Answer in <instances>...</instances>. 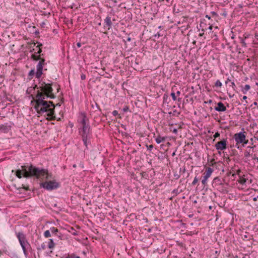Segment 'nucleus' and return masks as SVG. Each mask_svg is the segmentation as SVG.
Instances as JSON below:
<instances>
[{"mask_svg": "<svg viewBox=\"0 0 258 258\" xmlns=\"http://www.w3.org/2000/svg\"><path fill=\"white\" fill-rule=\"evenodd\" d=\"M15 172L16 176L18 178H22V177L25 178H30L32 177H36L37 179L43 180H49L53 179L52 173L48 172L46 169L39 168L32 164L24 165L21 166V169H19L16 170H12V172Z\"/></svg>", "mask_w": 258, "mask_h": 258, "instance_id": "f257e3e1", "label": "nucleus"}, {"mask_svg": "<svg viewBox=\"0 0 258 258\" xmlns=\"http://www.w3.org/2000/svg\"><path fill=\"white\" fill-rule=\"evenodd\" d=\"M48 82L46 83L42 79L39 80L38 84H35L33 86V90L37 89L36 94L34 96L35 98H46V99H55L56 95L53 93L52 86L56 88L57 92H59L60 87L56 83L52 82L50 80H48Z\"/></svg>", "mask_w": 258, "mask_h": 258, "instance_id": "f03ea898", "label": "nucleus"}, {"mask_svg": "<svg viewBox=\"0 0 258 258\" xmlns=\"http://www.w3.org/2000/svg\"><path fill=\"white\" fill-rule=\"evenodd\" d=\"M29 98L32 100L31 104L35 103L34 106L38 114H42L44 112L49 113L51 111L52 108L55 109V106L52 101H46V98H35L34 95H31L29 96Z\"/></svg>", "mask_w": 258, "mask_h": 258, "instance_id": "7ed1b4c3", "label": "nucleus"}, {"mask_svg": "<svg viewBox=\"0 0 258 258\" xmlns=\"http://www.w3.org/2000/svg\"><path fill=\"white\" fill-rule=\"evenodd\" d=\"M78 122L82 124L81 135H88L91 131V126L89 124V120L87 117L86 113L84 112L80 113L79 119Z\"/></svg>", "mask_w": 258, "mask_h": 258, "instance_id": "20e7f679", "label": "nucleus"}, {"mask_svg": "<svg viewBox=\"0 0 258 258\" xmlns=\"http://www.w3.org/2000/svg\"><path fill=\"white\" fill-rule=\"evenodd\" d=\"M40 186L47 190L56 189L60 186V183L55 180L45 181L40 183Z\"/></svg>", "mask_w": 258, "mask_h": 258, "instance_id": "39448f33", "label": "nucleus"}, {"mask_svg": "<svg viewBox=\"0 0 258 258\" xmlns=\"http://www.w3.org/2000/svg\"><path fill=\"white\" fill-rule=\"evenodd\" d=\"M16 235L22 248L25 256L27 257L28 255V252H26V243H29V242L27 240L26 235L23 232H16Z\"/></svg>", "mask_w": 258, "mask_h": 258, "instance_id": "423d86ee", "label": "nucleus"}, {"mask_svg": "<svg viewBox=\"0 0 258 258\" xmlns=\"http://www.w3.org/2000/svg\"><path fill=\"white\" fill-rule=\"evenodd\" d=\"M115 20V18H112L110 16L108 15L104 20L103 29L104 30L103 33L106 35L108 34L107 31L111 29L113 25V22Z\"/></svg>", "mask_w": 258, "mask_h": 258, "instance_id": "0eeeda50", "label": "nucleus"}, {"mask_svg": "<svg viewBox=\"0 0 258 258\" xmlns=\"http://www.w3.org/2000/svg\"><path fill=\"white\" fill-rule=\"evenodd\" d=\"M246 133L245 132H240L234 135L233 138L236 142V145L241 144V142H243L244 141H245V138H246Z\"/></svg>", "mask_w": 258, "mask_h": 258, "instance_id": "6e6552de", "label": "nucleus"}, {"mask_svg": "<svg viewBox=\"0 0 258 258\" xmlns=\"http://www.w3.org/2000/svg\"><path fill=\"white\" fill-rule=\"evenodd\" d=\"M213 172V169L210 167H208L206 169L205 172L204 173L203 178L202 180V183L204 185V187L207 184V181L208 178H209Z\"/></svg>", "mask_w": 258, "mask_h": 258, "instance_id": "1a4fd4ad", "label": "nucleus"}, {"mask_svg": "<svg viewBox=\"0 0 258 258\" xmlns=\"http://www.w3.org/2000/svg\"><path fill=\"white\" fill-rule=\"evenodd\" d=\"M217 150H224L227 148V141L226 139L218 142L215 145Z\"/></svg>", "mask_w": 258, "mask_h": 258, "instance_id": "9d476101", "label": "nucleus"}, {"mask_svg": "<svg viewBox=\"0 0 258 258\" xmlns=\"http://www.w3.org/2000/svg\"><path fill=\"white\" fill-rule=\"evenodd\" d=\"M184 8L182 5H178L176 6L174 5L173 8V13L175 16H178L181 15L184 11Z\"/></svg>", "mask_w": 258, "mask_h": 258, "instance_id": "9b49d317", "label": "nucleus"}, {"mask_svg": "<svg viewBox=\"0 0 258 258\" xmlns=\"http://www.w3.org/2000/svg\"><path fill=\"white\" fill-rule=\"evenodd\" d=\"M43 66L41 64V63H38L36 66L37 71L36 72V78L38 79H40L41 76L43 74Z\"/></svg>", "mask_w": 258, "mask_h": 258, "instance_id": "f8f14e48", "label": "nucleus"}, {"mask_svg": "<svg viewBox=\"0 0 258 258\" xmlns=\"http://www.w3.org/2000/svg\"><path fill=\"white\" fill-rule=\"evenodd\" d=\"M50 230L53 235L57 237L59 239L61 240L62 239L63 235L59 231L57 228L52 227L50 228Z\"/></svg>", "mask_w": 258, "mask_h": 258, "instance_id": "ddd939ff", "label": "nucleus"}, {"mask_svg": "<svg viewBox=\"0 0 258 258\" xmlns=\"http://www.w3.org/2000/svg\"><path fill=\"white\" fill-rule=\"evenodd\" d=\"M224 181V179H221L219 177H216L214 178L212 182V186L213 187H216L219 185L223 184V182Z\"/></svg>", "mask_w": 258, "mask_h": 258, "instance_id": "4468645a", "label": "nucleus"}, {"mask_svg": "<svg viewBox=\"0 0 258 258\" xmlns=\"http://www.w3.org/2000/svg\"><path fill=\"white\" fill-rule=\"evenodd\" d=\"M215 110L218 112H224L226 110V108L222 102L217 103V106L215 107Z\"/></svg>", "mask_w": 258, "mask_h": 258, "instance_id": "2eb2a0df", "label": "nucleus"}, {"mask_svg": "<svg viewBox=\"0 0 258 258\" xmlns=\"http://www.w3.org/2000/svg\"><path fill=\"white\" fill-rule=\"evenodd\" d=\"M55 109L54 107L52 108L51 111L47 114L48 117L46 118V119L49 121H52L56 119V116L55 115Z\"/></svg>", "mask_w": 258, "mask_h": 258, "instance_id": "dca6fc26", "label": "nucleus"}, {"mask_svg": "<svg viewBox=\"0 0 258 258\" xmlns=\"http://www.w3.org/2000/svg\"><path fill=\"white\" fill-rule=\"evenodd\" d=\"M95 105L96 106V109L93 112L95 114L94 117H96L97 116H100L101 114H102L103 116L106 117V115L102 113L101 109L98 104L95 102Z\"/></svg>", "mask_w": 258, "mask_h": 258, "instance_id": "f3484780", "label": "nucleus"}, {"mask_svg": "<svg viewBox=\"0 0 258 258\" xmlns=\"http://www.w3.org/2000/svg\"><path fill=\"white\" fill-rule=\"evenodd\" d=\"M208 26V23L207 24L205 19L201 20V23L200 24V27L202 29V32H205L208 30L207 27Z\"/></svg>", "mask_w": 258, "mask_h": 258, "instance_id": "a211bd4d", "label": "nucleus"}, {"mask_svg": "<svg viewBox=\"0 0 258 258\" xmlns=\"http://www.w3.org/2000/svg\"><path fill=\"white\" fill-rule=\"evenodd\" d=\"M250 141L251 142V146H248L247 147V148H250L252 149V152H256V150H255V148H256V146L253 145V142H255V141H258V137H254L253 138H251L250 139Z\"/></svg>", "mask_w": 258, "mask_h": 258, "instance_id": "6ab92c4d", "label": "nucleus"}, {"mask_svg": "<svg viewBox=\"0 0 258 258\" xmlns=\"http://www.w3.org/2000/svg\"><path fill=\"white\" fill-rule=\"evenodd\" d=\"M36 43L38 44L37 46H36L39 48L37 52H36L37 54H41V52L42 51V44L40 43L39 42H37ZM29 44H33V46H35L36 43L35 42H33L32 43H29Z\"/></svg>", "mask_w": 258, "mask_h": 258, "instance_id": "aec40b11", "label": "nucleus"}, {"mask_svg": "<svg viewBox=\"0 0 258 258\" xmlns=\"http://www.w3.org/2000/svg\"><path fill=\"white\" fill-rule=\"evenodd\" d=\"M43 54H37L36 52H35L34 53L32 54L31 55V58L32 60L34 61H38L40 59V57L43 56Z\"/></svg>", "mask_w": 258, "mask_h": 258, "instance_id": "412c9836", "label": "nucleus"}, {"mask_svg": "<svg viewBox=\"0 0 258 258\" xmlns=\"http://www.w3.org/2000/svg\"><path fill=\"white\" fill-rule=\"evenodd\" d=\"M218 190L222 193H226L227 192V190L226 188L224 186V184L219 185L215 187Z\"/></svg>", "mask_w": 258, "mask_h": 258, "instance_id": "4be33fe9", "label": "nucleus"}, {"mask_svg": "<svg viewBox=\"0 0 258 258\" xmlns=\"http://www.w3.org/2000/svg\"><path fill=\"white\" fill-rule=\"evenodd\" d=\"M88 135H81L82 141L83 142L84 145L86 146V148H88V144H87V140H88Z\"/></svg>", "mask_w": 258, "mask_h": 258, "instance_id": "5701e85b", "label": "nucleus"}, {"mask_svg": "<svg viewBox=\"0 0 258 258\" xmlns=\"http://www.w3.org/2000/svg\"><path fill=\"white\" fill-rule=\"evenodd\" d=\"M166 138L165 137H161L159 135L155 139V141L157 144H160L161 142H165Z\"/></svg>", "mask_w": 258, "mask_h": 258, "instance_id": "b1692460", "label": "nucleus"}, {"mask_svg": "<svg viewBox=\"0 0 258 258\" xmlns=\"http://www.w3.org/2000/svg\"><path fill=\"white\" fill-rule=\"evenodd\" d=\"M55 244L54 243L53 239H49L48 244V247L50 249H53L55 247Z\"/></svg>", "mask_w": 258, "mask_h": 258, "instance_id": "393cba45", "label": "nucleus"}, {"mask_svg": "<svg viewBox=\"0 0 258 258\" xmlns=\"http://www.w3.org/2000/svg\"><path fill=\"white\" fill-rule=\"evenodd\" d=\"M2 129L1 131H2L4 133H8L9 130H10V126H8L6 125L2 124Z\"/></svg>", "mask_w": 258, "mask_h": 258, "instance_id": "a878e982", "label": "nucleus"}, {"mask_svg": "<svg viewBox=\"0 0 258 258\" xmlns=\"http://www.w3.org/2000/svg\"><path fill=\"white\" fill-rule=\"evenodd\" d=\"M250 89V85L246 84L245 85L241 90V91L243 94H246L247 92Z\"/></svg>", "mask_w": 258, "mask_h": 258, "instance_id": "bb28decb", "label": "nucleus"}, {"mask_svg": "<svg viewBox=\"0 0 258 258\" xmlns=\"http://www.w3.org/2000/svg\"><path fill=\"white\" fill-rule=\"evenodd\" d=\"M35 74H36V73H35V69H32V70L29 72V74H28V78H29V80L32 79L33 78V77H34V76Z\"/></svg>", "mask_w": 258, "mask_h": 258, "instance_id": "cd10ccee", "label": "nucleus"}, {"mask_svg": "<svg viewBox=\"0 0 258 258\" xmlns=\"http://www.w3.org/2000/svg\"><path fill=\"white\" fill-rule=\"evenodd\" d=\"M239 42L241 44V46L243 47H246V44L245 42L244 38L243 37H239Z\"/></svg>", "mask_w": 258, "mask_h": 258, "instance_id": "c85d7f7f", "label": "nucleus"}, {"mask_svg": "<svg viewBox=\"0 0 258 258\" xmlns=\"http://www.w3.org/2000/svg\"><path fill=\"white\" fill-rule=\"evenodd\" d=\"M222 86V83L220 81V80H218L216 81V82L215 83V85L214 87L216 88H220Z\"/></svg>", "mask_w": 258, "mask_h": 258, "instance_id": "c756f323", "label": "nucleus"}, {"mask_svg": "<svg viewBox=\"0 0 258 258\" xmlns=\"http://www.w3.org/2000/svg\"><path fill=\"white\" fill-rule=\"evenodd\" d=\"M46 248V245L44 242L42 243L40 246V247H37V249L39 251L41 249L44 250Z\"/></svg>", "mask_w": 258, "mask_h": 258, "instance_id": "7c9ffc66", "label": "nucleus"}, {"mask_svg": "<svg viewBox=\"0 0 258 258\" xmlns=\"http://www.w3.org/2000/svg\"><path fill=\"white\" fill-rule=\"evenodd\" d=\"M246 179L244 178V177H242V178H240V179L238 180V182L241 184H245L246 182Z\"/></svg>", "mask_w": 258, "mask_h": 258, "instance_id": "2f4dec72", "label": "nucleus"}, {"mask_svg": "<svg viewBox=\"0 0 258 258\" xmlns=\"http://www.w3.org/2000/svg\"><path fill=\"white\" fill-rule=\"evenodd\" d=\"M44 236L46 237V238H48V237H49L51 236V234H50V230H46L44 233Z\"/></svg>", "mask_w": 258, "mask_h": 258, "instance_id": "473e14b6", "label": "nucleus"}, {"mask_svg": "<svg viewBox=\"0 0 258 258\" xmlns=\"http://www.w3.org/2000/svg\"><path fill=\"white\" fill-rule=\"evenodd\" d=\"M39 61L38 63H41V64L44 66L45 64H46V63L45 62V59L44 58L40 57V59L39 60Z\"/></svg>", "mask_w": 258, "mask_h": 258, "instance_id": "72a5a7b5", "label": "nucleus"}, {"mask_svg": "<svg viewBox=\"0 0 258 258\" xmlns=\"http://www.w3.org/2000/svg\"><path fill=\"white\" fill-rule=\"evenodd\" d=\"M71 229L72 230V231H71V230H69V231L70 232H71L73 235H78V232L76 230H75V229L73 227H72L71 228Z\"/></svg>", "mask_w": 258, "mask_h": 258, "instance_id": "f704fd0d", "label": "nucleus"}, {"mask_svg": "<svg viewBox=\"0 0 258 258\" xmlns=\"http://www.w3.org/2000/svg\"><path fill=\"white\" fill-rule=\"evenodd\" d=\"M253 201L256 202V203L254 204V206L256 207V208L258 210V196L256 197L253 198Z\"/></svg>", "mask_w": 258, "mask_h": 258, "instance_id": "c9c22d12", "label": "nucleus"}, {"mask_svg": "<svg viewBox=\"0 0 258 258\" xmlns=\"http://www.w3.org/2000/svg\"><path fill=\"white\" fill-rule=\"evenodd\" d=\"M112 114L113 116H118V118H121V116L118 114V111L117 110H114L112 111Z\"/></svg>", "mask_w": 258, "mask_h": 258, "instance_id": "e433bc0d", "label": "nucleus"}, {"mask_svg": "<svg viewBox=\"0 0 258 258\" xmlns=\"http://www.w3.org/2000/svg\"><path fill=\"white\" fill-rule=\"evenodd\" d=\"M67 258H81L79 256L76 255L75 254L73 253L71 255H69Z\"/></svg>", "mask_w": 258, "mask_h": 258, "instance_id": "4c0bfd02", "label": "nucleus"}, {"mask_svg": "<svg viewBox=\"0 0 258 258\" xmlns=\"http://www.w3.org/2000/svg\"><path fill=\"white\" fill-rule=\"evenodd\" d=\"M198 181H199L198 178L197 176H196L194 178V179L192 182V185H196L198 183Z\"/></svg>", "mask_w": 258, "mask_h": 258, "instance_id": "58836bf2", "label": "nucleus"}, {"mask_svg": "<svg viewBox=\"0 0 258 258\" xmlns=\"http://www.w3.org/2000/svg\"><path fill=\"white\" fill-rule=\"evenodd\" d=\"M251 156H252V154H250L249 152H248L247 151H246L244 152V157H248Z\"/></svg>", "mask_w": 258, "mask_h": 258, "instance_id": "ea45409f", "label": "nucleus"}, {"mask_svg": "<svg viewBox=\"0 0 258 258\" xmlns=\"http://www.w3.org/2000/svg\"><path fill=\"white\" fill-rule=\"evenodd\" d=\"M32 90H33V87H30V88H29L27 90V91H26V94H30V95H31V91Z\"/></svg>", "mask_w": 258, "mask_h": 258, "instance_id": "a19ab883", "label": "nucleus"}, {"mask_svg": "<svg viewBox=\"0 0 258 258\" xmlns=\"http://www.w3.org/2000/svg\"><path fill=\"white\" fill-rule=\"evenodd\" d=\"M171 96L173 100L175 101L177 99L175 93L174 92H172L171 93Z\"/></svg>", "mask_w": 258, "mask_h": 258, "instance_id": "79ce46f5", "label": "nucleus"}, {"mask_svg": "<svg viewBox=\"0 0 258 258\" xmlns=\"http://www.w3.org/2000/svg\"><path fill=\"white\" fill-rule=\"evenodd\" d=\"M172 194H173L174 196H177L179 194V192H178V189H174L172 191Z\"/></svg>", "mask_w": 258, "mask_h": 258, "instance_id": "37998d69", "label": "nucleus"}, {"mask_svg": "<svg viewBox=\"0 0 258 258\" xmlns=\"http://www.w3.org/2000/svg\"><path fill=\"white\" fill-rule=\"evenodd\" d=\"M122 110L123 111V112H127V111H130V112H131L130 110V109H129V107L128 106H125V107H124Z\"/></svg>", "mask_w": 258, "mask_h": 258, "instance_id": "c03bdc74", "label": "nucleus"}, {"mask_svg": "<svg viewBox=\"0 0 258 258\" xmlns=\"http://www.w3.org/2000/svg\"><path fill=\"white\" fill-rule=\"evenodd\" d=\"M146 147H147L148 150H149V151H151L154 148V146L153 145H146Z\"/></svg>", "mask_w": 258, "mask_h": 258, "instance_id": "a18cd8bd", "label": "nucleus"}, {"mask_svg": "<svg viewBox=\"0 0 258 258\" xmlns=\"http://www.w3.org/2000/svg\"><path fill=\"white\" fill-rule=\"evenodd\" d=\"M229 86H231L234 90H235L236 85L233 82H231Z\"/></svg>", "mask_w": 258, "mask_h": 258, "instance_id": "49530a36", "label": "nucleus"}, {"mask_svg": "<svg viewBox=\"0 0 258 258\" xmlns=\"http://www.w3.org/2000/svg\"><path fill=\"white\" fill-rule=\"evenodd\" d=\"M31 246L30 245V244L29 243H26V252H28V250L29 249H31Z\"/></svg>", "mask_w": 258, "mask_h": 258, "instance_id": "de8ad7c7", "label": "nucleus"}, {"mask_svg": "<svg viewBox=\"0 0 258 258\" xmlns=\"http://www.w3.org/2000/svg\"><path fill=\"white\" fill-rule=\"evenodd\" d=\"M185 171H186V169H185V167H183V168H180L179 173L183 174V173H184L185 172Z\"/></svg>", "mask_w": 258, "mask_h": 258, "instance_id": "09e8293b", "label": "nucleus"}, {"mask_svg": "<svg viewBox=\"0 0 258 258\" xmlns=\"http://www.w3.org/2000/svg\"><path fill=\"white\" fill-rule=\"evenodd\" d=\"M174 177L176 179H178L180 177V174L176 172L174 173Z\"/></svg>", "mask_w": 258, "mask_h": 258, "instance_id": "8fccbe9b", "label": "nucleus"}, {"mask_svg": "<svg viewBox=\"0 0 258 258\" xmlns=\"http://www.w3.org/2000/svg\"><path fill=\"white\" fill-rule=\"evenodd\" d=\"M22 188L24 189L25 190H27V191L28 190H30V188H29L28 186H25L24 184H22Z\"/></svg>", "mask_w": 258, "mask_h": 258, "instance_id": "3c124183", "label": "nucleus"}, {"mask_svg": "<svg viewBox=\"0 0 258 258\" xmlns=\"http://www.w3.org/2000/svg\"><path fill=\"white\" fill-rule=\"evenodd\" d=\"M208 30H211L213 28L212 24L209 22H208V26L207 27Z\"/></svg>", "mask_w": 258, "mask_h": 258, "instance_id": "603ef678", "label": "nucleus"}, {"mask_svg": "<svg viewBox=\"0 0 258 258\" xmlns=\"http://www.w3.org/2000/svg\"><path fill=\"white\" fill-rule=\"evenodd\" d=\"M210 14L212 17H217L218 16V14L215 12H211Z\"/></svg>", "mask_w": 258, "mask_h": 258, "instance_id": "864d4df0", "label": "nucleus"}, {"mask_svg": "<svg viewBox=\"0 0 258 258\" xmlns=\"http://www.w3.org/2000/svg\"><path fill=\"white\" fill-rule=\"evenodd\" d=\"M168 99V96L166 94H164L163 96V101L164 102H166Z\"/></svg>", "mask_w": 258, "mask_h": 258, "instance_id": "5fc2aeb1", "label": "nucleus"}, {"mask_svg": "<svg viewBox=\"0 0 258 258\" xmlns=\"http://www.w3.org/2000/svg\"><path fill=\"white\" fill-rule=\"evenodd\" d=\"M252 159L253 160H256L258 161V157L256 156V155L255 154H252Z\"/></svg>", "mask_w": 258, "mask_h": 258, "instance_id": "6e6d98bb", "label": "nucleus"}, {"mask_svg": "<svg viewBox=\"0 0 258 258\" xmlns=\"http://www.w3.org/2000/svg\"><path fill=\"white\" fill-rule=\"evenodd\" d=\"M220 136V133L219 132H216L215 135H214V139H216V138H218Z\"/></svg>", "mask_w": 258, "mask_h": 258, "instance_id": "4d7b16f0", "label": "nucleus"}, {"mask_svg": "<svg viewBox=\"0 0 258 258\" xmlns=\"http://www.w3.org/2000/svg\"><path fill=\"white\" fill-rule=\"evenodd\" d=\"M81 79L82 80H84L86 79V76L84 74H82L81 75Z\"/></svg>", "mask_w": 258, "mask_h": 258, "instance_id": "13d9d810", "label": "nucleus"}, {"mask_svg": "<svg viewBox=\"0 0 258 258\" xmlns=\"http://www.w3.org/2000/svg\"><path fill=\"white\" fill-rule=\"evenodd\" d=\"M248 142V140H246V138H245V141H244L243 142H241V144H243V145L247 144Z\"/></svg>", "mask_w": 258, "mask_h": 258, "instance_id": "bf43d9fd", "label": "nucleus"}, {"mask_svg": "<svg viewBox=\"0 0 258 258\" xmlns=\"http://www.w3.org/2000/svg\"><path fill=\"white\" fill-rule=\"evenodd\" d=\"M91 107L94 109V110L96 109V106L95 105V103L94 104H91Z\"/></svg>", "mask_w": 258, "mask_h": 258, "instance_id": "052dcab7", "label": "nucleus"}, {"mask_svg": "<svg viewBox=\"0 0 258 258\" xmlns=\"http://www.w3.org/2000/svg\"><path fill=\"white\" fill-rule=\"evenodd\" d=\"M76 45H77V47H79V48L81 46V45H81V43L80 42H77Z\"/></svg>", "mask_w": 258, "mask_h": 258, "instance_id": "680f3d73", "label": "nucleus"}, {"mask_svg": "<svg viewBox=\"0 0 258 258\" xmlns=\"http://www.w3.org/2000/svg\"><path fill=\"white\" fill-rule=\"evenodd\" d=\"M34 33L35 35H38L39 34V31L38 30H36L34 32Z\"/></svg>", "mask_w": 258, "mask_h": 258, "instance_id": "e2e57ef3", "label": "nucleus"}, {"mask_svg": "<svg viewBox=\"0 0 258 258\" xmlns=\"http://www.w3.org/2000/svg\"><path fill=\"white\" fill-rule=\"evenodd\" d=\"M229 82H231V80L229 78H227V80L225 81V84H227Z\"/></svg>", "mask_w": 258, "mask_h": 258, "instance_id": "0e129e2a", "label": "nucleus"}, {"mask_svg": "<svg viewBox=\"0 0 258 258\" xmlns=\"http://www.w3.org/2000/svg\"><path fill=\"white\" fill-rule=\"evenodd\" d=\"M206 18H208V19L209 20H210L211 19V16H209L208 15H206Z\"/></svg>", "mask_w": 258, "mask_h": 258, "instance_id": "69168bd1", "label": "nucleus"}, {"mask_svg": "<svg viewBox=\"0 0 258 258\" xmlns=\"http://www.w3.org/2000/svg\"><path fill=\"white\" fill-rule=\"evenodd\" d=\"M160 36H161V35H160V33H158L157 34H155L154 36L155 37H156L157 36H158V37H159Z\"/></svg>", "mask_w": 258, "mask_h": 258, "instance_id": "338daca9", "label": "nucleus"}, {"mask_svg": "<svg viewBox=\"0 0 258 258\" xmlns=\"http://www.w3.org/2000/svg\"><path fill=\"white\" fill-rule=\"evenodd\" d=\"M173 133H175V134H177V130L176 128H174L173 130Z\"/></svg>", "mask_w": 258, "mask_h": 258, "instance_id": "774afa93", "label": "nucleus"}]
</instances>
